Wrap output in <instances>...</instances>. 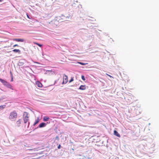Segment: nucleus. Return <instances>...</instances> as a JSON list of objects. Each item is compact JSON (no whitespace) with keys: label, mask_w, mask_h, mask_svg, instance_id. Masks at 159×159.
Listing matches in <instances>:
<instances>
[{"label":"nucleus","mask_w":159,"mask_h":159,"mask_svg":"<svg viewBox=\"0 0 159 159\" xmlns=\"http://www.w3.org/2000/svg\"><path fill=\"white\" fill-rule=\"evenodd\" d=\"M11 82H12L13 81V76H11Z\"/></svg>","instance_id":"obj_28"},{"label":"nucleus","mask_w":159,"mask_h":159,"mask_svg":"<svg viewBox=\"0 0 159 159\" xmlns=\"http://www.w3.org/2000/svg\"><path fill=\"white\" fill-rule=\"evenodd\" d=\"M60 17H56L54 19L52 20L49 24L52 25L53 27L57 26L59 24V22H60Z\"/></svg>","instance_id":"obj_2"},{"label":"nucleus","mask_w":159,"mask_h":159,"mask_svg":"<svg viewBox=\"0 0 159 159\" xmlns=\"http://www.w3.org/2000/svg\"><path fill=\"white\" fill-rule=\"evenodd\" d=\"M17 116V113L16 111H14L10 113L9 116V118L10 119H14L16 118Z\"/></svg>","instance_id":"obj_3"},{"label":"nucleus","mask_w":159,"mask_h":159,"mask_svg":"<svg viewBox=\"0 0 159 159\" xmlns=\"http://www.w3.org/2000/svg\"><path fill=\"white\" fill-rule=\"evenodd\" d=\"M47 125V124L43 122L40 123L39 125V126L36 128L34 129L33 130V131L35 130L36 129H38V128H41L45 127Z\"/></svg>","instance_id":"obj_4"},{"label":"nucleus","mask_w":159,"mask_h":159,"mask_svg":"<svg viewBox=\"0 0 159 159\" xmlns=\"http://www.w3.org/2000/svg\"><path fill=\"white\" fill-rule=\"evenodd\" d=\"M30 122H28V126H27V128H28L29 126V125H30Z\"/></svg>","instance_id":"obj_31"},{"label":"nucleus","mask_w":159,"mask_h":159,"mask_svg":"<svg viewBox=\"0 0 159 159\" xmlns=\"http://www.w3.org/2000/svg\"><path fill=\"white\" fill-rule=\"evenodd\" d=\"M0 81L3 85L6 86L7 88L13 90H14L12 86L5 80L0 78Z\"/></svg>","instance_id":"obj_1"},{"label":"nucleus","mask_w":159,"mask_h":159,"mask_svg":"<svg viewBox=\"0 0 159 159\" xmlns=\"http://www.w3.org/2000/svg\"><path fill=\"white\" fill-rule=\"evenodd\" d=\"M74 80V78L73 77H71L70 79L69 80V83L71 82Z\"/></svg>","instance_id":"obj_25"},{"label":"nucleus","mask_w":159,"mask_h":159,"mask_svg":"<svg viewBox=\"0 0 159 159\" xmlns=\"http://www.w3.org/2000/svg\"><path fill=\"white\" fill-rule=\"evenodd\" d=\"M59 138L58 136H56L55 138V141L57 140V141H59Z\"/></svg>","instance_id":"obj_24"},{"label":"nucleus","mask_w":159,"mask_h":159,"mask_svg":"<svg viewBox=\"0 0 159 159\" xmlns=\"http://www.w3.org/2000/svg\"><path fill=\"white\" fill-rule=\"evenodd\" d=\"M57 17H60V22H63L64 20H66V16L63 15H61V16H58Z\"/></svg>","instance_id":"obj_8"},{"label":"nucleus","mask_w":159,"mask_h":159,"mask_svg":"<svg viewBox=\"0 0 159 159\" xmlns=\"http://www.w3.org/2000/svg\"><path fill=\"white\" fill-rule=\"evenodd\" d=\"M50 119V118L47 116H44L43 118V120L44 121H48Z\"/></svg>","instance_id":"obj_15"},{"label":"nucleus","mask_w":159,"mask_h":159,"mask_svg":"<svg viewBox=\"0 0 159 159\" xmlns=\"http://www.w3.org/2000/svg\"><path fill=\"white\" fill-rule=\"evenodd\" d=\"M78 63L82 65H85L88 64L87 63H84L81 62H78Z\"/></svg>","instance_id":"obj_21"},{"label":"nucleus","mask_w":159,"mask_h":159,"mask_svg":"<svg viewBox=\"0 0 159 159\" xmlns=\"http://www.w3.org/2000/svg\"><path fill=\"white\" fill-rule=\"evenodd\" d=\"M61 145L60 144H59L58 147H57V148L59 149H60L61 148Z\"/></svg>","instance_id":"obj_27"},{"label":"nucleus","mask_w":159,"mask_h":159,"mask_svg":"<svg viewBox=\"0 0 159 159\" xmlns=\"http://www.w3.org/2000/svg\"><path fill=\"white\" fill-rule=\"evenodd\" d=\"M81 78L84 81L85 80V76L84 75H82L81 76Z\"/></svg>","instance_id":"obj_23"},{"label":"nucleus","mask_w":159,"mask_h":159,"mask_svg":"<svg viewBox=\"0 0 159 159\" xmlns=\"http://www.w3.org/2000/svg\"><path fill=\"white\" fill-rule=\"evenodd\" d=\"M21 120L19 119L16 122V123L17 124V126L18 127H19L20 125V124H21Z\"/></svg>","instance_id":"obj_19"},{"label":"nucleus","mask_w":159,"mask_h":159,"mask_svg":"<svg viewBox=\"0 0 159 159\" xmlns=\"http://www.w3.org/2000/svg\"><path fill=\"white\" fill-rule=\"evenodd\" d=\"M10 74L11 76H13V74L11 71H10Z\"/></svg>","instance_id":"obj_32"},{"label":"nucleus","mask_w":159,"mask_h":159,"mask_svg":"<svg viewBox=\"0 0 159 159\" xmlns=\"http://www.w3.org/2000/svg\"><path fill=\"white\" fill-rule=\"evenodd\" d=\"M28 121V120H24V123L25 124Z\"/></svg>","instance_id":"obj_33"},{"label":"nucleus","mask_w":159,"mask_h":159,"mask_svg":"<svg viewBox=\"0 0 159 159\" xmlns=\"http://www.w3.org/2000/svg\"><path fill=\"white\" fill-rule=\"evenodd\" d=\"M12 51L14 52L18 53H20V51L18 49H14L12 50Z\"/></svg>","instance_id":"obj_16"},{"label":"nucleus","mask_w":159,"mask_h":159,"mask_svg":"<svg viewBox=\"0 0 159 159\" xmlns=\"http://www.w3.org/2000/svg\"><path fill=\"white\" fill-rule=\"evenodd\" d=\"M26 15H27V17L29 19H31V18L30 17V16H29V15L28 14V13H26Z\"/></svg>","instance_id":"obj_26"},{"label":"nucleus","mask_w":159,"mask_h":159,"mask_svg":"<svg viewBox=\"0 0 159 159\" xmlns=\"http://www.w3.org/2000/svg\"><path fill=\"white\" fill-rule=\"evenodd\" d=\"M36 84L39 87H42L43 86L42 84L39 81H37L36 82Z\"/></svg>","instance_id":"obj_12"},{"label":"nucleus","mask_w":159,"mask_h":159,"mask_svg":"<svg viewBox=\"0 0 159 159\" xmlns=\"http://www.w3.org/2000/svg\"><path fill=\"white\" fill-rule=\"evenodd\" d=\"M47 122V123H46V124H47L50 123V121H49V122H48V121Z\"/></svg>","instance_id":"obj_38"},{"label":"nucleus","mask_w":159,"mask_h":159,"mask_svg":"<svg viewBox=\"0 0 159 159\" xmlns=\"http://www.w3.org/2000/svg\"><path fill=\"white\" fill-rule=\"evenodd\" d=\"M57 82V80H55L54 82V84H53V85H54V84H56Z\"/></svg>","instance_id":"obj_34"},{"label":"nucleus","mask_w":159,"mask_h":159,"mask_svg":"<svg viewBox=\"0 0 159 159\" xmlns=\"http://www.w3.org/2000/svg\"><path fill=\"white\" fill-rule=\"evenodd\" d=\"M46 72L47 74H48L49 75H53L56 74V72L54 70H48Z\"/></svg>","instance_id":"obj_11"},{"label":"nucleus","mask_w":159,"mask_h":159,"mask_svg":"<svg viewBox=\"0 0 159 159\" xmlns=\"http://www.w3.org/2000/svg\"><path fill=\"white\" fill-rule=\"evenodd\" d=\"M40 121V119H39V117H37V119L35 120L34 123L33 125H32L31 127L30 128V129H31V128H32V129H33V126H34L36 125L37 124H38Z\"/></svg>","instance_id":"obj_10"},{"label":"nucleus","mask_w":159,"mask_h":159,"mask_svg":"<svg viewBox=\"0 0 159 159\" xmlns=\"http://www.w3.org/2000/svg\"><path fill=\"white\" fill-rule=\"evenodd\" d=\"M80 157L77 159H93L92 157H90L87 155H80Z\"/></svg>","instance_id":"obj_5"},{"label":"nucleus","mask_w":159,"mask_h":159,"mask_svg":"<svg viewBox=\"0 0 159 159\" xmlns=\"http://www.w3.org/2000/svg\"><path fill=\"white\" fill-rule=\"evenodd\" d=\"M63 81L62 83V84H66L68 82V77L65 74H63Z\"/></svg>","instance_id":"obj_6"},{"label":"nucleus","mask_w":159,"mask_h":159,"mask_svg":"<svg viewBox=\"0 0 159 159\" xmlns=\"http://www.w3.org/2000/svg\"><path fill=\"white\" fill-rule=\"evenodd\" d=\"M114 134L118 137L120 138V134L116 130L114 131Z\"/></svg>","instance_id":"obj_14"},{"label":"nucleus","mask_w":159,"mask_h":159,"mask_svg":"<svg viewBox=\"0 0 159 159\" xmlns=\"http://www.w3.org/2000/svg\"><path fill=\"white\" fill-rule=\"evenodd\" d=\"M3 99V98H0V101Z\"/></svg>","instance_id":"obj_37"},{"label":"nucleus","mask_w":159,"mask_h":159,"mask_svg":"<svg viewBox=\"0 0 159 159\" xmlns=\"http://www.w3.org/2000/svg\"><path fill=\"white\" fill-rule=\"evenodd\" d=\"M28 112H24L23 114V118L27 117V118H28Z\"/></svg>","instance_id":"obj_17"},{"label":"nucleus","mask_w":159,"mask_h":159,"mask_svg":"<svg viewBox=\"0 0 159 159\" xmlns=\"http://www.w3.org/2000/svg\"><path fill=\"white\" fill-rule=\"evenodd\" d=\"M35 63L37 64H39V63L38 62H35Z\"/></svg>","instance_id":"obj_40"},{"label":"nucleus","mask_w":159,"mask_h":159,"mask_svg":"<svg viewBox=\"0 0 159 159\" xmlns=\"http://www.w3.org/2000/svg\"><path fill=\"white\" fill-rule=\"evenodd\" d=\"M13 40L18 42H24L25 43H26L25 40L21 38H15L13 39Z\"/></svg>","instance_id":"obj_7"},{"label":"nucleus","mask_w":159,"mask_h":159,"mask_svg":"<svg viewBox=\"0 0 159 159\" xmlns=\"http://www.w3.org/2000/svg\"><path fill=\"white\" fill-rule=\"evenodd\" d=\"M23 118H24V120H28V118H27V117Z\"/></svg>","instance_id":"obj_30"},{"label":"nucleus","mask_w":159,"mask_h":159,"mask_svg":"<svg viewBox=\"0 0 159 159\" xmlns=\"http://www.w3.org/2000/svg\"><path fill=\"white\" fill-rule=\"evenodd\" d=\"M25 61L26 60L24 59H20L19 61L18 65L19 66H22L24 64Z\"/></svg>","instance_id":"obj_9"},{"label":"nucleus","mask_w":159,"mask_h":159,"mask_svg":"<svg viewBox=\"0 0 159 159\" xmlns=\"http://www.w3.org/2000/svg\"><path fill=\"white\" fill-rule=\"evenodd\" d=\"M4 0H0V2H2Z\"/></svg>","instance_id":"obj_39"},{"label":"nucleus","mask_w":159,"mask_h":159,"mask_svg":"<svg viewBox=\"0 0 159 159\" xmlns=\"http://www.w3.org/2000/svg\"><path fill=\"white\" fill-rule=\"evenodd\" d=\"M6 105H2V106H0V109H4V108H5V107H6Z\"/></svg>","instance_id":"obj_22"},{"label":"nucleus","mask_w":159,"mask_h":159,"mask_svg":"<svg viewBox=\"0 0 159 159\" xmlns=\"http://www.w3.org/2000/svg\"><path fill=\"white\" fill-rule=\"evenodd\" d=\"M43 157H39V159H44V158L43 159Z\"/></svg>","instance_id":"obj_35"},{"label":"nucleus","mask_w":159,"mask_h":159,"mask_svg":"<svg viewBox=\"0 0 159 159\" xmlns=\"http://www.w3.org/2000/svg\"><path fill=\"white\" fill-rule=\"evenodd\" d=\"M76 2H78V1H76Z\"/></svg>","instance_id":"obj_41"},{"label":"nucleus","mask_w":159,"mask_h":159,"mask_svg":"<svg viewBox=\"0 0 159 159\" xmlns=\"http://www.w3.org/2000/svg\"><path fill=\"white\" fill-rule=\"evenodd\" d=\"M86 89V86L85 85H81L79 88L78 89H80L81 90H84Z\"/></svg>","instance_id":"obj_13"},{"label":"nucleus","mask_w":159,"mask_h":159,"mask_svg":"<svg viewBox=\"0 0 159 159\" xmlns=\"http://www.w3.org/2000/svg\"><path fill=\"white\" fill-rule=\"evenodd\" d=\"M34 43L35 44L37 45L38 46H39V47L40 48H42L43 46V45L42 44L39 43Z\"/></svg>","instance_id":"obj_20"},{"label":"nucleus","mask_w":159,"mask_h":159,"mask_svg":"<svg viewBox=\"0 0 159 159\" xmlns=\"http://www.w3.org/2000/svg\"><path fill=\"white\" fill-rule=\"evenodd\" d=\"M16 139H13V141L15 142L16 141Z\"/></svg>","instance_id":"obj_36"},{"label":"nucleus","mask_w":159,"mask_h":159,"mask_svg":"<svg viewBox=\"0 0 159 159\" xmlns=\"http://www.w3.org/2000/svg\"><path fill=\"white\" fill-rule=\"evenodd\" d=\"M16 46H19L18 44H16L15 45H14L13 46V47H16Z\"/></svg>","instance_id":"obj_29"},{"label":"nucleus","mask_w":159,"mask_h":159,"mask_svg":"<svg viewBox=\"0 0 159 159\" xmlns=\"http://www.w3.org/2000/svg\"><path fill=\"white\" fill-rule=\"evenodd\" d=\"M72 16L70 14L68 15L67 16H66V20H68L69 19H71Z\"/></svg>","instance_id":"obj_18"}]
</instances>
